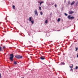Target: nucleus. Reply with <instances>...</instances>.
Here are the masks:
<instances>
[{
  "mask_svg": "<svg viewBox=\"0 0 78 78\" xmlns=\"http://www.w3.org/2000/svg\"><path fill=\"white\" fill-rule=\"evenodd\" d=\"M63 55H65V54H64Z\"/></svg>",
  "mask_w": 78,
  "mask_h": 78,
  "instance_id": "nucleus-34",
  "label": "nucleus"
},
{
  "mask_svg": "<svg viewBox=\"0 0 78 78\" xmlns=\"http://www.w3.org/2000/svg\"><path fill=\"white\" fill-rule=\"evenodd\" d=\"M41 15H42V14H43V13H42V12H40Z\"/></svg>",
  "mask_w": 78,
  "mask_h": 78,
  "instance_id": "nucleus-22",
  "label": "nucleus"
},
{
  "mask_svg": "<svg viewBox=\"0 0 78 78\" xmlns=\"http://www.w3.org/2000/svg\"><path fill=\"white\" fill-rule=\"evenodd\" d=\"M72 70H73V69H71V71H72Z\"/></svg>",
  "mask_w": 78,
  "mask_h": 78,
  "instance_id": "nucleus-26",
  "label": "nucleus"
},
{
  "mask_svg": "<svg viewBox=\"0 0 78 78\" xmlns=\"http://www.w3.org/2000/svg\"><path fill=\"white\" fill-rule=\"evenodd\" d=\"M14 64H15L16 65H17V62H16V61L14 62Z\"/></svg>",
  "mask_w": 78,
  "mask_h": 78,
  "instance_id": "nucleus-12",
  "label": "nucleus"
},
{
  "mask_svg": "<svg viewBox=\"0 0 78 78\" xmlns=\"http://www.w3.org/2000/svg\"><path fill=\"white\" fill-rule=\"evenodd\" d=\"M3 51V49L2 48V47H0V51Z\"/></svg>",
  "mask_w": 78,
  "mask_h": 78,
  "instance_id": "nucleus-11",
  "label": "nucleus"
},
{
  "mask_svg": "<svg viewBox=\"0 0 78 78\" xmlns=\"http://www.w3.org/2000/svg\"><path fill=\"white\" fill-rule=\"evenodd\" d=\"M19 23V24H20V23Z\"/></svg>",
  "mask_w": 78,
  "mask_h": 78,
  "instance_id": "nucleus-36",
  "label": "nucleus"
},
{
  "mask_svg": "<svg viewBox=\"0 0 78 78\" xmlns=\"http://www.w3.org/2000/svg\"><path fill=\"white\" fill-rule=\"evenodd\" d=\"M30 22H31L32 24H33V23H34V21L32 20V21H30Z\"/></svg>",
  "mask_w": 78,
  "mask_h": 78,
  "instance_id": "nucleus-16",
  "label": "nucleus"
},
{
  "mask_svg": "<svg viewBox=\"0 0 78 78\" xmlns=\"http://www.w3.org/2000/svg\"><path fill=\"white\" fill-rule=\"evenodd\" d=\"M29 21H30V22L31 21V17H29Z\"/></svg>",
  "mask_w": 78,
  "mask_h": 78,
  "instance_id": "nucleus-13",
  "label": "nucleus"
},
{
  "mask_svg": "<svg viewBox=\"0 0 78 78\" xmlns=\"http://www.w3.org/2000/svg\"><path fill=\"white\" fill-rule=\"evenodd\" d=\"M29 42L30 43H31V42H30V41H29Z\"/></svg>",
  "mask_w": 78,
  "mask_h": 78,
  "instance_id": "nucleus-33",
  "label": "nucleus"
},
{
  "mask_svg": "<svg viewBox=\"0 0 78 78\" xmlns=\"http://www.w3.org/2000/svg\"><path fill=\"white\" fill-rule=\"evenodd\" d=\"M39 9H40V10H41V7H39Z\"/></svg>",
  "mask_w": 78,
  "mask_h": 78,
  "instance_id": "nucleus-23",
  "label": "nucleus"
},
{
  "mask_svg": "<svg viewBox=\"0 0 78 78\" xmlns=\"http://www.w3.org/2000/svg\"><path fill=\"white\" fill-rule=\"evenodd\" d=\"M6 22H7V21H6Z\"/></svg>",
  "mask_w": 78,
  "mask_h": 78,
  "instance_id": "nucleus-37",
  "label": "nucleus"
},
{
  "mask_svg": "<svg viewBox=\"0 0 78 78\" xmlns=\"http://www.w3.org/2000/svg\"><path fill=\"white\" fill-rule=\"evenodd\" d=\"M78 2L77 1L76 3V4H75V6H77V5H78Z\"/></svg>",
  "mask_w": 78,
  "mask_h": 78,
  "instance_id": "nucleus-10",
  "label": "nucleus"
},
{
  "mask_svg": "<svg viewBox=\"0 0 78 78\" xmlns=\"http://www.w3.org/2000/svg\"><path fill=\"white\" fill-rule=\"evenodd\" d=\"M74 27H75V25H74Z\"/></svg>",
  "mask_w": 78,
  "mask_h": 78,
  "instance_id": "nucleus-31",
  "label": "nucleus"
},
{
  "mask_svg": "<svg viewBox=\"0 0 78 78\" xmlns=\"http://www.w3.org/2000/svg\"><path fill=\"white\" fill-rule=\"evenodd\" d=\"M75 1H73L71 3V5H72H72H73V4H74V3H75Z\"/></svg>",
  "mask_w": 78,
  "mask_h": 78,
  "instance_id": "nucleus-7",
  "label": "nucleus"
},
{
  "mask_svg": "<svg viewBox=\"0 0 78 78\" xmlns=\"http://www.w3.org/2000/svg\"><path fill=\"white\" fill-rule=\"evenodd\" d=\"M77 58H78V55H77Z\"/></svg>",
  "mask_w": 78,
  "mask_h": 78,
  "instance_id": "nucleus-29",
  "label": "nucleus"
},
{
  "mask_svg": "<svg viewBox=\"0 0 78 78\" xmlns=\"http://www.w3.org/2000/svg\"><path fill=\"white\" fill-rule=\"evenodd\" d=\"M53 69H54V68H52Z\"/></svg>",
  "mask_w": 78,
  "mask_h": 78,
  "instance_id": "nucleus-35",
  "label": "nucleus"
},
{
  "mask_svg": "<svg viewBox=\"0 0 78 78\" xmlns=\"http://www.w3.org/2000/svg\"><path fill=\"white\" fill-rule=\"evenodd\" d=\"M55 8H56V6H57V5H56V4H55Z\"/></svg>",
  "mask_w": 78,
  "mask_h": 78,
  "instance_id": "nucleus-25",
  "label": "nucleus"
},
{
  "mask_svg": "<svg viewBox=\"0 0 78 78\" xmlns=\"http://www.w3.org/2000/svg\"><path fill=\"white\" fill-rule=\"evenodd\" d=\"M69 14H73V13H74V12L72 11H69Z\"/></svg>",
  "mask_w": 78,
  "mask_h": 78,
  "instance_id": "nucleus-5",
  "label": "nucleus"
},
{
  "mask_svg": "<svg viewBox=\"0 0 78 78\" xmlns=\"http://www.w3.org/2000/svg\"><path fill=\"white\" fill-rule=\"evenodd\" d=\"M75 48H76L75 51H77L78 50V48L76 47Z\"/></svg>",
  "mask_w": 78,
  "mask_h": 78,
  "instance_id": "nucleus-18",
  "label": "nucleus"
},
{
  "mask_svg": "<svg viewBox=\"0 0 78 78\" xmlns=\"http://www.w3.org/2000/svg\"><path fill=\"white\" fill-rule=\"evenodd\" d=\"M6 17H6V18H5V20H6Z\"/></svg>",
  "mask_w": 78,
  "mask_h": 78,
  "instance_id": "nucleus-30",
  "label": "nucleus"
},
{
  "mask_svg": "<svg viewBox=\"0 0 78 78\" xmlns=\"http://www.w3.org/2000/svg\"><path fill=\"white\" fill-rule=\"evenodd\" d=\"M40 59L42 60H44L45 59V58L44 57V56H41L40 57Z\"/></svg>",
  "mask_w": 78,
  "mask_h": 78,
  "instance_id": "nucleus-6",
  "label": "nucleus"
},
{
  "mask_svg": "<svg viewBox=\"0 0 78 78\" xmlns=\"http://www.w3.org/2000/svg\"><path fill=\"white\" fill-rule=\"evenodd\" d=\"M34 12L36 16H38V14H37V9H35Z\"/></svg>",
  "mask_w": 78,
  "mask_h": 78,
  "instance_id": "nucleus-4",
  "label": "nucleus"
},
{
  "mask_svg": "<svg viewBox=\"0 0 78 78\" xmlns=\"http://www.w3.org/2000/svg\"><path fill=\"white\" fill-rule=\"evenodd\" d=\"M9 56H10L9 57V59H10L11 61H13V58H14V54H10Z\"/></svg>",
  "mask_w": 78,
  "mask_h": 78,
  "instance_id": "nucleus-1",
  "label": "nucleus"
},
{
  "mask_svg": "<svg viewBox=\"0 0 78 78\" xmlns=\"http://www.w3.org/2000/svg\"><path fill=\"white\" fill-rule=\"evenodd\" d=\"M78 67L77 66H76L75 68V69L76 70V69H78Z\"/></svg>",
  "mask_w": 78,
  "mask_h": 78,
  "instance_id": "nucleus-20",
  "label": "nucleus"
},
{
  "mask_svg": "<svg viewBox=\"0 0 78 78\" xmlns=\"http://www.w3.org/2000/svg\"><path fill=\"white\" fill-rule=\"evenodd\" d=\"M70 68H73V66H71V67H70Z\"/></svg>",
  "mask_w": 78,
  "mask_h": 78,
  "instance_id": "nucleus-28",
  "label": "nucleus"
},
{
  "mask_svg": "<svg viewBox=\"0 0 78 78\" xmlns=\"http://www.w3.org/2000/svg\"><path fill=\"white\" fill-rule=\"evenodd\" d=\"M61 64H62V65H65V63L63 62H62L61 63Z\"/></svg>",
  "mask_w": 78,
  "mask_h": 78,
  "instance_id": "nucleus-14",
  "label": "nucleus"
},
{
  "mask_svg": "<svg viewBox=\"0 0 78 78\" xmlns=\"http://www.w3.org/2000/svg\"><path fill=\"white\" fill-rule=\"evenodd\" d=\"M17 22V23H18V22Z\"/></svg>",
  "mask_w": 78,
  "mask_h": 78,
  "instance_id": "nucleus-38",
  "label": "nucleus"
},
{
  "mask_svg": "<svg viewBox=\"0 0 78 78\" xmlns=\"http://www.w3.org/2000/svg\"><path fill=\"white\" fill-rule=\"evenodd\" d=\"M64 14L66 16H67V13H65Z\"/></svg>",
  "mask_w": 78,
  "mask_h": 78,
  "instance_id": "nucleus-21",
  "label": "nucleus"
},
{
  "mask_svg": "<svg viewBox=\"0 0 78 78\" xmlns=\"http://www.w3.org/2000/svg\"><path fill=\"white\" fill-rule=\"evenodd\" d=\"M2 78V76L1 75V73H0V78Z\"/></svg>",
  "mask_w": 78,
  "mask_h": 78,
  "instance_id": "nucleus-24",
  "label": "nucleus"
},
{
  "mask_svg": "<svg viewBox=\"0 0 78 78\" xmlns=\"http://www.w3.org/2000/svg\"><path fill=\"white\" fill-rule=\"evenodd\" d=\"M5 48V47L3 46V48Z\"/></svg>",
  "mask_w": 78,
  "mask_h": 78,
  "instance_id": "nucleus-27",
  "label": "nucleus"
},
{
  "mask_svg": "<svg viewBox=\"0 0 78 78\" xmlns=\"http://www.w3.org/2000/svg\"><path fill=\"white\" fill-rule=\"evenodd\" d=\"M15 57L17 59H21L23 58V57L22 56L20 55H16L15 56Z\"/></svg>",
  "mask_w": 78,
  "mask_h": 78,
  "instance_id": "nucleus-2",
  "label": "nucleus"
},
{
  "mask_svg": "<svg viewBox=\"0 0 78 78\" xmlns=\"http://www.w3.org/2000/svg\"><path fill=\"white\" fill-rule=\"evenodd\" d=\"M60 20H61V19L60 18H58V19L57 22H59V21H60Z\"/></svg>",
  "mask_w": 78,
  "mask_h": 78,
  "instance_id": "nucleus-15",
  "label": "nucleus"
},
{
  "mask_svg": "<svg viewBox=\"0 0 78 78\" xmlns=\"http://www.w3.org/2000/svg\"><path fill=\"white\" fill-rule=\"evenodd\" d=\"M29 70H31V69H30Z\"/></svg>",
  "mask_w": 78,
  "mask_h": 78,
  "instance_id": "nucleus-39",
  "label": "nucleus"
},
{
  "mask_svg": "<svg viewBox=\"0 0 78 78\" xmlns=\"http://www.w3.org/2000/svg\"><path fill=\"white\" fill-rule=\"evenodd\" d=\"M67 18L69 20H73L74 19V17L71 16L69 15L68 16Z\"/></svg>",
  "mask_w": 78,
  "mask_h": 78,
  "instance_id": "nucleus-3",
  "label": "nucleus"
},
{
  "mask_svg": "<svg viewBox=\"0 0 78 78\" xmlns=\"http://www.w3.org/2000/svg\"><path fill=\"white\" fill-rule=\"evenodd\" d=\"M70 1H69L68 2V3H67V4L68 5H70Z\"/></svg>",
  "mask_w": 78,
  "mask_h": 78,
  "instance_id": "nucleus-9",
  "label": "nucleus"
},
{
  "mask_svg": "<svg viewBox=\"0 0 78 78\" xmlns=\"http://www.w3.org/2000/svg\"><path fill=\"white\" fill-rule=\"evenodd\" d=\"M20 26H21L22 27H23V26H22L20 25Z\"/></svg>",
  "mask_w": 78,
  "mask_h": 78,
  "instance_id": "nucleus-32",
  "label": "nucleus"
},
{
  "mask_svg": "<svg viewBox=\"0 0 78 78\" xmlns=\"http://www.w3.org/2000/svg\"><path fill=\"white\" fill-rule=\"evenodd\" d=\"M44 3V1H41L40 3V5H41L42 3Z\"/></svg>",
  "mask_w": 78,
  "mask_h": 78,
  "instance_id": "nucleus-8",
  "label": "nucleus"
},
{
  "mask_svg": "<svg viewBox=\"0 0 78 78\" xmlns=\"http://www.w3.org/2000/svg\"><path fill=\"white\" fill-rule=\"evenodd\" d=\"M12 7L13 9H15V6H14V5H13Z\"/></svg>",
  "mask_w": 78,
  "mask_h": 78,
  "instance_id": "nucleus-19",
  "label": "nucleus"
},
{
  "mask_svg": "<svg viewBox=\"0 0 78 78\" xmlns=\"http://www.w3.org/2000/svg\"><path fill=\"white\" fill-rule=\"evenodd\" d=\"M48 22L47 20H46L45 21V23H47Z\"/></svg>",
  "mask_w": 78,
  "mask_h": 78,
  "instance_id": "nucleus-17",
  "label": "nucleus"
}]
</instances>
